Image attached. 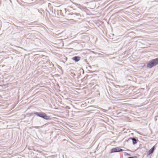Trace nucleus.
<instances>
[{
	"label": "nucleus",
	"mask_w": 158,
	"mask_h": 158,
	"mask_svg": "<svg viewBox=\"0 0 158 158\" xmlns=\"http://www.w3.org/2000/svg\"><path fill=\"white\" fill-rule=\"evenodd\" d=\"M124 155L125 156H130V154L128 153H127L126 152H125L124 153Z\"/></svg>",
	"instance_id": "nucleus-9"
},
{
	"label": "nucleus",
	"mask_w": 158,
	"mask_h": 158,
	"mask_svg": "<svg viewBox=\"0 0 158 158\" xmlns=\"http://www.w3.org/2000/svg\"><path fill=\"white\" fill-rule=\"evenodd\" d=\"M81 59V57L79 56H75L72 58V59L75 62L79 61Z\"/></svg>",
	"instance_id": "nucleus-5"
},
{
	"label": "nucleus",
	"mask_w": 158,
	"mask_h": 158,
	"mask_svg": "<svg viewBox=\"0 0 158 158\" xmlns=\"http://www.w3.org/2000/svg\"><path fill=\"white\" fill-rule=\"evenodd\" d=\"M131 140L132 141V143L133 145L136 144L137 141H138V139H136L134 138H129L128 139V141H129Z\"/></svg>",
	"instance_id": "nucleus-4"
},
{
	"label": "nucleus",
	"mask_w": 158,
	"mask_h": 158,
	"mask_svg": "<svg viewBox=\"0 0 158 158\" xmlns=\"http://www.w3.org/2000/svg\"><path fill=\"white\" fill-rule=\"evenodd\" d=\"M157 65H158V57L149 61L147 63L146 67L148 69H151Z\"/></svg>",
	"instance_id": "nucleus-2"
},
{
	"label": "nucleus",
	"mask_w": 158,
	"mask_h": 158,
	"mask_svg": "<svg viewBox=\"0 0 158 158\" xmlns=\"http://www.w3.org/2000/svg\"><path fill=\"white\" fill-rule=\"evenodd\" d=\"M64 10L65 11V14L66 15H80V14L79 13H67V12L66 11L67 9H64Z\"/></svg>",
	"instance_id": "nucleus-7"
},
{
	"label": "nucleus",
	"mask_w": 158,
	"mask_h": 158,
	"mask_svg": "<svg viewBox=\"0 0 158 158\" xmlns=\"http://www.w3.org/2000/svg\"><path fill=\"white\" fill-rule=\"evenodd\" d=\"M33 114H34V112L30 113V116H31Z\"/></svg>",
	"instance_id": "nucleus-10"
},
{
	"label": "nucleus",
	"mask_w": 158,
	"mask_h": 158,
	"mask_svg": "<svg viewBox=\"0 0 158 158\" xmlns=\"http://www.w3.org/2000/svg\"><path fill=\"white\" fill-rule=\"evenodd\" d=\"M83 79H81V80L82 81V80H83Z\"/></svg>",
	"instance_id": "nucleus-11"
},
{
	"label": "nucleus",
	"mask_w": 158,
	"mask_h": 158,
	"mask_svg": "<svg viewBox=\"0 0 158 158\" xmlns=\"http://www.w3.org/2000/svg\"><path fill=\"white\" fill-rule=\"evenodd\" d=\"M155 149V147L154 146L150 149L147 152L148 155H149L153 153L154 150Z\"/></svg>",
	"instance_id": "nucleus-6"
},
{
	"label": "nucleus",
	"mask_w": 158,
	"mask_h": 158,
	"mask_svg": "<svg viewBox=\"0 0 158 158\" xmlns=\"http://www.w3.org/2000/svg\"><path fill=\"white\" fill-rule=\"evenodd\" d=\"M123 150L119 148V147H116L115 148H114L111 149V152H122Z\"/></svg>",
	"instance_id": "nucleus-3"
},
{
	"label": "nucleus",
	"mask_w": 158,
	"mask_h": 158,
	"mask_svg": "<svg viewBox=\"0 0 158 158\" xmlns=\"http://www.w3.org/2000/svg\"><path fill=\"white\" fill-rule=\"evenodd\" d=\"M34 114L37 116L45 120H51L52 119V118L50 116L48 115L46 113L43 112H34Z\"/></svg>",
	"instance_id": "nucleus-1"
},
{
	"label": "nucleus",
	"mask_w": 158,
	"mask_h": 158,
	"mask_svg": "<svg viewBox=\"0 0 158 158\" xmlns=\"http://www.w3.org/2000/svg\"><path fill=\"white\" fill-rule=\"evenodd\" d=\"M97 108L99 109V110H100L101 111H102L103 112L106 113L108 111L107 110H104L102 108H101L99 107H98Z\"/></svg>",
	"instance_id": "nucleus-8"
}]
</instances>
